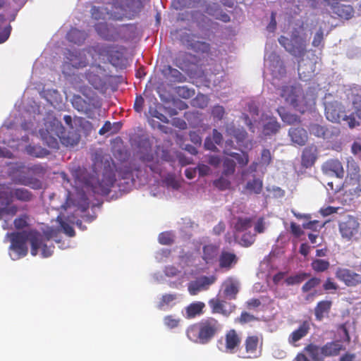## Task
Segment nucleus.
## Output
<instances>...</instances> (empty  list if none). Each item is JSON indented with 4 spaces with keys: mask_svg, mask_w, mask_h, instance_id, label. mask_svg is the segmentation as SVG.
Here are the masks:
<instances>
[{
    "mask_svg": "<svg viewBox=\"0 0 361 361\" xmlns=\"http://www.w3.org/2000/svg\"><path fill=\"white\" fill-rule=\"evenodd\" d=\"M52 121L49 123L48 125H47V128L45 131L43 130H40V134L43 138V140L45 141V142L47 144V145L53 149H58L59 148V142L56 137L52 132H51V125H52Z\"/></svg>",
    "mask_w": 361,
    "mask_h": 361,
    "instance_id": "4be33fe9",
    "label": "nucleus"
},
{
    "mask_svg": "<svg viewBox=\"0 0 361 361\" xmlns=\"http://www.w3.org/2000/svg\"><path fill=\"white\" fill-rule=\"evenodd\" d=\"M180 319L173 315H167L164 318V324L169 329H174L179 325Z\"/></svg>",
    "mask_w": 361,
    "mask_h": 361,
    "instance_id": "3c124183",
    "label": "nucleus"
},
{
    "mask_svg": "<svg viewBox=\"0 0 361 361\" xmlns=\"http://www.w3.org/2000/svg\"><path fill=\"white\" fill-rule=\"evenodd\" d=\"M176 294L163 295L158 305L159 309H163L164 307L169 305L173 301L176 300Z\"/></svg>",
    "mask_w": 361,
    "mask_h": 361,
    "instance_id": "de8ad7c7",
    "label": "nucleus"
},
{
    "mask_svg": "<svg viewBox=\"0 0 361 361\" xmlns=\"http://www.w3.org/2000/svg\"><path fill=\"white\" fill-rule=\"evenodd\" d=\"M227 131L240 141H243L247 136V133L244 129L235 130L233 126L232 128H228Z\"/></svg>",
    "mask_w": 361,
    "mask_h": 361,
    "instance_id": "5fc2aeb1",
    "label": "nucleus"
},
{
    "mask_svg": "<svg viewBox=\"0 0 361 361\" xmlns=\"http://www.w3.org/2000/svg\"><path fill=\"white\" fill-rule=\"evenodd\" d=\"M72 104L73 107L78 111H86L87 110V102L79 95L73 97Z\"/></svg>",
    "mask_w": 361,
    "mask_h": 361,
    "instance_id": "37998d69",
    "label": "nucleus"
},
{
    "mask_svg": "<svg viewBox=\"0 0 361 361\" xmlns=\"http://www.w3.org/2000/svg\"><path fill=\"white\" fill-rule=\"evenodd\" d=\"M288 136L295 145L304 146L308 140L307 130L302 127H291L288 130Z\"/></svg>",
    "mask_w": 361,
    "mask_h": 361,
    "instance_id": "f3484780",
    "label": "nucleus"
},
{
    "mask_svg": "<svg viewBox=\"0 0 361 361\" xmlns=\"http://www.w3.org/2000/svg\"><path fill=\"white\" fill-rule=\"evenodd\" d=\"M104 71L101 66H95L92 67V70H89L85 73V78L88 82L96 89H99L103 86L104 82L101 77L98 75L99 72Z\"/></svg>",
    "mask_w": 361,
    "mask_h": 361,
    "instance_id": "aec40b11",
    "label": "nucleus"
},
{
    "mask_svg": "<svg viewBox=\"0 0 361 361\" xmlns=\"http://www.w3.org/2000/svg\"><path fill=\"white\" fill-rule=\"evenodd\" d=\"M95 51L99 56L106 57L107 60L114 66L121 64L123 53L116 49L114 45L103 44L96 47Z\"/></svg>",
    "mask_w": 361,
    "mask_h": 361,
    "instance_id": "f8f14e48",
    "label": "nucleus"
},
{
    "mask_svg": "<svg viewBox=\"0 0 361 361\" xmlns=\"http://www.w3.org/2000/svg\"><path fill=\"white\" fill-rule=\"evenodd\" d=\"M13 197L14 195L13 190L10 191H0V204L2 206H9L13 202Z\"/></svg>",
    "mask_w": 361,
    "mask_h": 361,
    "instance_id": "79ce46f5",
    "label": "nucleus"
},
{
    "mask_svg": "<svg viewBox=\"0 0 361 361\" xmlns=\"http://www.w3.org/2000/svg\"><path fill=\"white\" fill-rule=\"evenodd\" d=\"M25 151L27 154L37 158H44L49 154L47 149L37 145H29L26 147Z\"/></svg>",
    "mask_w": 361,
    "mask_h": 361,
    "instance_id": "2f4dec72",
    "label": "nucleus"
},
{
    "mask_svg": "<svg viewBox=\"0 0 361 361\" xmlns=\"http://www.w3.org/2000/svg\"><path fill=\"white\" fill-rule=\"evenodd\" d=\"M191 4V0H173L172 1V6L176 10H183L184 8H190Z\"/></svg>",
    "mask_w": 361,
    "mask_h": 361,
    "instance_id": "6e6d98bb",
    "label": "nucleus"
},
{
    "mask_svg": "<svg viewBox=\"0 0 361 361\" xmlns=\"http://www.w3.org/2000/svg\"><path fill=\"white\" fill-rule=\"evenodd\" d=\"M158 240L160 244L169 245L173 243V235L170 232H163L159 235Z\"/></svg>",
    "mask_w": 361,
    "mask_h": 361,
    "instance_id": "603ef678",
    "label": "nucleus"
},
{
    "mask_svg": "<svg viewBox=\"0 0 361 361\" xmlns=\"http://www.w3.org/2000/svg\"><path fill=\"white\" fill-rule=\"evenodd\" d=\"M10 238V250L15 252L14 259L25 257L27 254V242L31 245V255L36 256L42 244V234L36 230L13 232L7 234Z\"/></svg>",
    "mask_w": 361,
    "mask_h": 361,
    "instance_id": "f257e3e1",
    "label": "nucleus"
},
{
    "mask_svg": "<svg viewBox=\"0 0 361 361\" xmlns=\"http://www.w3.org/2000/svg\"><path fill=\"white\" fill-rule=\"evenodd\" d=\"M17 212L18 207L16 205L4 206V207L0 208V219H3L6 215L14 216Z\"/></svg>",
    "mask_w": 361,
    "mask_h": 361,
    "instance_id": "4d7b16f0",
    "label": "nucleus"
},
{
    "mask_svg": "<svg viewBox=\"0 0 361 361\" xmlns=\"http://www.w3.org/2000/svg\"><path fill=\"white\" fill-rule=\"evenodd\" d=\"M310 330V322L307 320L302 322L299 326L288 336V343L292 346L298 347L299 345L298 342L305 338L309 334Z\"/></svg>",
    "mask_w": 361,
    "mask_h": 361,
    "instance_id": "dca6fc26",
    "label": "nucleus"
},
{
    "mask_svg": "<svg viewBox=\"0 0 361 361\" xmlns=\"http://www.w3.org/2000/svg\"><path fill=\"white\" fill-rule=\"evenodd\" d=\"M230 156L233 157L242 166H246L249 162V156L247 152H243L242 154L232 152Z\"/></svg>",
    "mask_w": 361,
    "mask_h": 361,
    "instance_id": "09e8293b",
    "label": "nucleus"
},
{
    "mask_svg": "<svg viewBox=\"0 0 361 361\" xmlns=\"http://www.w3.org/2000/svg\"><path fill=\"white\" fill-rule=\"evenodd\" d=\"M255 240V235L250 233H246L241 237V245L244 247H249L252 245Z\"/></svg>",
    "mask_w": 361,
    "mask_h": 361,
    "instance_id": "bf43d9fd",
    "label": "nucleus"
},
{
    "mask_svg": "<svg viewBox=\"0 0 361 361\" xmlns=\"http://www.w3.org/2000/svg\"><path fill=\"white\" fill-rule=\"evenodd\" d=\"M333 12L341 18L349 20L354 15V8L350 5L340 4L333 10Z\"/></svg>",
    "mask_w": 361,
    "mask_h": 361,
    "instance_id": "cd10ccee",
    "label": "nucleus"
},
{
    "mask_svg": "<svg viewBox=\"0 0 361 361\" xmlns=\"http://www.w3.org/2000/svg\"><path fill=\"white\" fill-rule=\"evenodd\" d=\"M179 96L185 99L190 98L193 96L194 92L188 89L187 87H179L177 90Z\"/></svg>",
    "mask_w": 361,
    "mask_h": 361,
    "instance_id": "69168bd1",
    "label": "nucleus"
},
{
    "mask_svg": "<svg viewBox=\"0 0 361 361\" xmlns=\"http://www.w3.org/2000/svg\"><path fill=\"white\" fill-rule=\"evenodd\" d=\"M279 42L288 52L297 57L304 56L307 51L305 40L296 35L291 39L281 36L279 38Z\"/></svg>",
    "mask_w": 361,
    "mask_h": 361,
    "instance_id": "1a4fd4ad",
    "label": "nucleus"
},
{
    "mask_svg": "<svg viewBox=\"0 0 361 361\" xmlns=\"http://www.w3.org/2000/svg\"><path fill=\"white\" fill-rule=\"evenodd\" d=\"M224 293L226 298L229 299H235L236 295L238 293L237 285L233 281H229L226 283Z\"/></svg>",
    "mask_w": 361,
    "mask_h": 361,
    "instance_id": "ea45409f",
    "label": "nucleus"
},
{
    "mask_svg": "<svg viewBox=\"0 0 361 361\" xmlns=\"http://www.w3.org/2000/svg\"><path fill=\"white\" fill-rule=\"evenodd\" d=\"M240 343V334L234 329L225 333L224 341L223 338L217 341L218 348L222 352L231 354L238 353Z\"/></svg>",
    "mask_w": 361,
    "mask_h": 361,
    "instance_id": "6e6552de",
    "label": "nucleus"
},
{
    "mask_svg": "<svg viewBox=\"0 0 361 361\" xmlns=\"http://www.w3.org/2000/svg\"><path fill=\"white\" fill-rule=\"evenodd\" d=\"M321 282L320 279L317 277H312L302 286V291L303 293H307L312 288L319 285Z\"/></svg>",
    "mask_w": 361,
    "mask_h": 361,
    "instance_id": "49530a36",
    "label": "nucleus"
},
{
    "mask_svg": "<svg viewBox=\"0 0 361 361\" xmlns=\"http://www.w3.org/2000/svg\"><path fill=\"white\" fill-rule=\"evenodd\" d=\"M29 216L26 214H21L18 218L15 219L13 221L14 226L16 229H23L29 225Z\"/></svg>",
    "mask_w": 361,
    "mask_h": 361,
    "instance_id": "c03bdc74",
    "label": "nucleus"
},
{
    "mask_svg": "<svg viewBox=\"0 0 361 361\" xmlns=\"http://www.w3.org/2000/svg\"><path fill=\"white\" fill-rule=\"evenodd\" d=\"M91 15L95 20H100L104 18V13L102 11V8L95 6H92L91 8Z\"/></svg>",
    "mask_w": 361,
    "mask_h": 361,
    "instance_id": "774afa93",
    "label": "nucleus"
},
{
    "mask_svg": "<svg viewBox=\"0 0 361 361\" xmlns=\"http://www.w3.org/2000/svg\"><path fill=\"white\" fill-rule=\"evenodd\" d=\"M280 96L287 104L300 114L310 111L316 104L314 94L308 92L305 93L299 85L282 86Z\"/></svg>",
    "mask_w": 361,
    "mask_h": 361,
    "instance_id": "f03ea898",
    "label": "nucleus"
},
{
    "mask_svg": "<svg viewBox=\"0 0 361 361\" xmlns=\"http://www.w3.org/2000/svg\"><path fill=\"white\" fill-rule=\"evenodd\" d=\"M360 173V169L358 164L353 158H348L347 176L344 185L345 186H352L355 191L361 192V175Z\"/></svg>",
    "mask_w": 361,
    "mask_h": 361,
    "instance_id": "9d476101",
    "label": "nucleus"
},
{
    "mask_svg": "<svg viewBox=\"0 0 361 361\" xmlns=\"http://www.w3.org/2000/svg\"><path fill=\"white\" fill-rule=\"evenodd\" d=\"M272 160L270 150L268 149H264L262 151L260 164L264 166H268Z\"/></svg>",
    "mask_w": 361,
    "mask_h": 361,
    "instance_id": "680f3d73",
    "label": "nucleus"
},
{
    "mask_svg": "<svg viewBox=\"0 0 361 361\" xmlns=\"http://www.w3.org/2000/svg\"><path fill=\"white\" fill-rule=\"evenodd\" d=\"M237 262V256L227 251H222L219 258V267L226 269H230Z\"/></svg>",
    "mask_w": 361,
    "mask_h": 361,
    "instance_id": "5701e85b",
    "label": "nucleus"
},
{
    "mask_svg": "<svg viewBox=\"0 0 361 361\" xmlns=\"http://www.w3.org/2000/svg\"><path fill=\"white\" fill-rule=\"evenodd\" d=\"M44 240H45V238L42 235V244L39 247V249L42 250V255L43 257H50L52 255V253L54 252V246L52 245H47L44 243Z\"/></svg>",
    "mask_w": 361,
    "mask_h": 361,
    "instance_id": "13d9d810",
    "label": "nucleus"
},
{
    "mask_svg": "<svg viewBox=\"0 0 361 361\" xmlns=\"http://www.w3.org/2000/svg\"><path fill=\"white\" fill-rule=\"evenodd\" d=\"M264 338L261 334H248L239 349L238 357L243 360H255L262 355Z\"/></svg>",
    "mask_w": 361,
    "mask_h": 361,
    "instance_id": "39448f33",
    "label": "nucleus"
},
{
    "mask_svg": "<svg viewBox=\"0 0 361 361\" xmlns=\"http://www.w3.org/2000/svg\"><path fill=\"white\" fill-rule=\"evenodd\" d=\"M310 274L305 272H300L295 275L290 276L285 280L286 283L288 286H293L299 284L304 281L307 278L310 277Z\"/></svg>",
    "mask_w": 361,
    "mask_h": 361,
    "instance_id": "e433bc0d",
    "label": "nucleus"
},
{
    "mask_svg": "<svg viewBox=\"0 0 361 361\" xmlns=\"http://www.w3.org/2000/svg\"><path fill=\"white\" fill-rule=\"evenodd\" d=\"M51 132L59 137L61 144L67 147L77 145L80 140V135L75 130L66 133L61 122L57 119L52 120Z\"/></svg>",
    "mask_w": 361,
    "mask_h": 361,
    "instance_id": "0eeeda50",
    "label": "nucleus"
},
{
    "mask_svg": "<svg viewBox=\"0 0 361 361\" xmlns=\"http://www.w3.org/2000/svg\"><path fill=\"white\" fill-rule=\"evenodd\" d=\"M235 171V163L234 160L226 158L223 162V172L222 175L230 176L233 175Z\"/></svg>",
    "mask_w": 361,
    "mask_h": 361,
    "instance_id": "a19ab883",
    "label": "nucleus"
},
{
    "mask_svg": "<svg viewBox=\"0 0 361 361\" xmlns=\"http://www.w3.org/2000/svg\"><path fill=\"white\" fill-rule=\"evenodd\" d=\"M225 110L222 106H214L212 109V115L214 118L221 120L224 116Z\"/></svg>",
    "mask_w": 361,
    "mask_h": 361,
    "instance_id": "e2e57ef3",
    "label": "nucleus"
},
{
    "mask_svg": "<svg viewBox=\"0 0 361 361\" xmlns=\"http://www.w3.org/2000/svg\"><path fill=\"white\" fill-rule=\"evenodd\" d=\"M262 133L265 136L276 135L281 129V124L278 122L276 117L266 116L262 118Z\"/></svg>",
    "mask_w": 361,
    "mask_h": 361,
    "instance_id": "6ab92c4d",
    "label": "nucleus"
},
{
    "mask_svg": "<svg viewBox=\"0 0 361 361\" xmlns=\"http://www.w3.org/2000/svg\"><path fill=\"white\" fill-rule=\"evenodd\" d=\"M319 157V150L317 147L311 144L306 146L301 154V166L302 168L309 169L312 167Z\"/></svg>",
    "mask_w": 361,
    "mask_h": 361,
    "instance_id": "2eb2a0df",
    "label": "nucleus"
},
{
    "mask_svg": "<svg viewBox=\"0 0 361 361\" xmlns=\"http://www.w3.org/2000/svg\"><path fill=\"white\" fill-rule=\"evenodd\" d=\"M338 288L337 283L330 277H328L323 283V289L326 291L336 290Z\"/></svg>",
    "mask_w": 361,
    "mask_h": 361,
    "instance_id": "0e129e2a",
    "label": "nucleus"
},
{
    "mask_svg": "<svg viewBox=\"0 0 361 361\" xmlns=\"http://www.w3.org/2000/svg\"><path fill=\"white\" fill-rule=\"evenodd\" d=\"M336 278L348 288L361 286V274L349 268L338 267L335 272Z\"/></svg>",
    "mask_w": 361,
    "mask_h": 361,
    "instance_id": "9b49d317",
    "label": "nucleus"
},
{
    "mask_svg": "<svg viewBox=\"0 0 361 361\" xmlns=\"http://www.w3.org/2000/svg\"><path fill=\"white\" fill-rule=\"evenodd\" d=\"M14 197L21 202H29L32 199V194L25 188H16L13 190Z\"/></svg>",
    "mask_w": 361,
    "mask_h": 361,
    "instance_id": "58836bf2",
    "label": "nucleus"
},
{
    "mask_svg": "<svg viewBox=\"0 0 361 361\" xmlns=\"http://www.w3.org/2000/svg\"><path fill=\"white\" fill-rule=\"evenodd\" d=\"M257 320V318L256 317L247 312H243L240 316L236 319V322H238L240 324H245Z\"/></svg>",
    "mask_w": 361,
    "mask_h": 361,
    "instance_id": "864d4df0",
    "label": "nucleus"
},
{
    "mask_svg": "<svg viewBox=\"0 0 361 361\" xmlns=\"http://www.w3.org/2000/svg\"><path fill=\"white\" fill-rule=\"evenodd\" d=\"M87 34L85 31L80 30L77 28H71L66 35V39L68 42L75 44H82L86 39Z\"/></svg>",
    "mask_w": 361,
    "mask_h": 361,
    "instance_id": "bb28decb",
    "label": "nucleus"
},
{
    "mask_svg": "<svg viewBox=\"0 0 361 361\" xmlns=\"http://www.w3.org/2000/svg\"><path fill=\"white\" fill-rule=\"evenodd\" d=\"M252 226V219L250 217H238L234 224V229L236 232H243Z\"/></svg>",
    "mask_w": 361,
    "mask_h": 361,
    "instance_id": "473e14b6",
    "label": "nucleus"
},
{
    "mask_svg": "<svg viewBox=\"0 0 361 361\" xmlns=\"http://www.w3.org/2000/svg\"><path fill=\"white\" fill-rule=\"evenodd\" d=\"M332 302L330 300L319 301L314 307V316L317 321H322L331 310Z\"/></svg>",
    "mask_w": 361,
    "mask_h": 361,
    "instance_id": "b1692460",
    "label": "nucleus"
},
{
    "mask_svg": "<svg viewBox=\"0 0 361 361\" xmlns=\"http://www.w3.org/2000/svg\"><path fill=\"white\" fill-rule=\"evenodd\" d=\"M144 104V98L141 95L137 96L133 106L135 111L137 113H140L143 109Z\"/></svg>",
    "mask_w": 361,
    "mask_h": 361,
    "instance_id": "338daca9",
    "label": "nucleus"
},
{
    "mask_svg": "<svg viewBox=\"0 0 361 361\" xmlns=\"http://www.w3.org/2000/svg\"><path fill=\"white\" fill-rule=\"evenodd\" d=\"M169 76L173 82H183L185 81V77L178 70L169 67Z\"/></svg>",
    "mask_w": 361,
    "mask_h": 361,
    "instance_id": "8fccbe9b",
    "label": "nucleus"
},
{
    "mask_svg": "<svg viewBox=\"0 0 361 361\" xmlns=\"http://www.w3.org/2000/svg\"><path fill=\"white\" fill-rule=\"evenodd\" d=\"M67 59L69 60L73 67L75 68H84L87 66V62L85 57H81L78 52L68 51Z\"/></svg>",
    "mask_w": 361,
    "mask_h": 361,
    "instance_id": "c756f323",
    "label": "nucleus"
},
{
    "mask_svg": "<svg viewBox=\"0 0 361 361\" xmlns=\"http://www.w3.org/2000/svg\"><path fill=\"white\" fill-rule=\"evenodd\" d=\"M217 4L213 3L212 4L207 5L206 8V13L210 16H214L216 19L220 20L224 23L230 21V16L223 12L218 13L216 11Z\"/></svg>",
    "mask_w": 361,
    "mask_h": 361,
    "instance_id": "7c9ffc66",
    "label": "nucleus"
},
{
    "mask_svg": "<svg viewBox=\"0 0 361 361\" xmlns=\"http://www.w3.org/2000/svg\"><path fill=\"white\" fill-rule=\"evenodd\" d=\"M213 283V280L209 277L204 276L201 279L200 281L192 282L189 283L188 291L190 295H195L200 291L205 289L207 286L211 285Z\"/></svg>",
    "mask_w": 361,
    "mask_h": 361,
    "instance_id": "a878e982",
    "label": "nucleus"
},
{
    "mask_svg": "<svg viewBox=\"0 0 361 361\" xmlns=\"http://www.w3.org/2000/svg\"><path fill=\"white\" fill-rule=\"evenodd\" d=\"M352 113L350 115H345L343 120L347 122L348 127L351 129L360 126V123L356 118L361 120V94H353L351 99Z\"/></svg>",
    "mask_w": 361,
    "mask_h": 361,
    "instance_id": "ddd939ff",
    "label": "nucleus"
},
{
    "mask_svg": "<svg viewBox=\"0 0 361 361\" xmlns=\"http://www.w3.org/2000/svg\"><path fill=\"white\" fill-rule=\"evenodd\" d=\"M341 103L326 102L325 103V115L328 120L331 122L338 123L340 121Z\"/></svg>",
    "mask_w": 361,
    "mask_h": 361,
    "instance_id": "412c9836",
    "label": "nucleus"
},
{
    "mask_svg": "<svg viewBox=\"0 0 361 361\" xmlns=\"http://www.w3.org/2000/svg\"><path fill=\"white\" fill-rule=\"evenodd\" d=\"M218 247L214 245H207L203 247L202 258L207 263L212 262L217 256Z\"/></svg>",
    "mask_w": 361,
    "mask_h": 361,
    "instance_id": "72a5a7b5",
    "label": "nucleus"
},
{
    "mask_svg": "<svg viewBox=\"0 0 361 361\" xmlns=\"http://www.w3.org/2000/svg\"><path fill=\"white\" fill-rule=\"evenodd\" d=\"M309 131L310 134L317 137L325 139L328 135L329 130L324 126L312 123L309 126Z\"/></svg>",
    "mask_w": 361,
    "mask_h": 361,
    "instance_id": "f704fd0d",
    "label": "nucleus"
},
{
    "mask_svg": "<svg viewBox=\"0 0 361 361\" xmlns=\"http://www.w3.org/2000/svg\"><path fill=\"white\" fill-rule=\"evenodd\" d=\"M214 186L218 188L219 190H226L230 188L231 187V181L221 176L216 180H214L213 182Z\"/></svg>",
    "mask_w": 361,
    "mask_h": 361,
    "instance_id": "a18cd8bd",
    "label": "nucleus"
},
{
    "mask_svg": "<svg viewBox=\"0 0 361 361\" xmlns=\"http://www.w3.org/2000/svg\"><path fill=\"white\" fill-rule=\"evenodd\" d=\"M321 170L323 174L326 176L336 177L340 179H342L345 174L343 164L338 159H327L322 164Z\"/></svg>",
    "mask_w": 361,
    "mask_h": 361,
    "instance_id": "4468645a",
    "label": "nucleus"
},
{
    "mask_svg": "<svg viewBox=\"0 0 361 361\" xmlns=\"http://www.w3.org/2000/svg\"><path fill=\"white\" fill-rule=\"evenodd\" d=\"M338 226L342 239L348 242L358 240L361 224L357 216L346 215L338 222Z\"/></svg>",
    "mask_w": 361,
    "mask_h": 361,
    "instance_id": "423d86ee",
    "label": "nucleus"
},
{
    "mask_svg": "<svg viewBox=\"0 0 361 361\" xmlns=\"http://www.w3.org/2000/svg\"><path fill=\"white\" fill-rule=\"evenodd\" d=\"M84 185L98 195H108L116 181V174L114 169L109 165L105 166L101 178L94 174H84L82 178Z\"/></svg>",
    "mask_w": 361,
    "mask_h": 361,
    "instance_id": "20e7f679",
    "label": "nucleus"
},
{
    "mask_svg": "<svg viewBox=\"0 0 361 361\" xmlns=\"http://www.w3.org/2000/svg\"><path fill=\"white\" fill-rule=\"evenodd\" d=\"M205 304L203 302L197 301L190 303L185 307V317L193 319L203 314V309Z\"/></svg>",
    "mask_w": 361,
    "mask_h": 361,
    "instance_id": "393cba45",
    "label": "nucleus"
},
{
    "mask_svg": "<svg viewBox=\"0 0 361 361\" xmlns=\"http://www.w3.org/2000/svg\"><path fill=\"white\" fill-rule=\"evenodd\" d=\"M263 188V182L259 178H254L252 180H250L245 185V189L250 192L255 194H259Z\"/></svg>",
    "mask_w": 361,
    "mask_h": 361,
    "instance_id": "4c0bfd02",
    "label": "nucleus"
},
{
    "mask_svg": "<svg viewBox=\"0 0 361 361\" xmlns=\"http://www.w3.org/2000/svg\"><path fill=\"white\" fill-rule=\"evenodd\" d=\"M209 305L211 307L212 312L214 314H221L224 316L228 317L235 309V305L229 304V308H226V302L221 301L218 298H212L209 301Z\"/></svg>",
    "mask_w": 361,
    "mask_h": 361,
    "instance_id": "a211bd4d",
    "label": "nucleus"
},
{
    "mask_svg": "<svg viewBox=\"0 0 361 361\" xmlns=\"http://www.w3.org/2000/svg\"><path fill=\"white\" fill-rule=\"evenodd\" d=\"M310 266L317 273L324 272L330 267V262L327 259H314L312 261Z\"/></svg>",
    "mask_w": 361,
    "mask_h": 361,
    "instance_id": "c9c22d12",
    "label": "nucleus"
},
{
    "mask_svg": "<svg viewBox=\"0 0 361 361\" xmlns=\"http://www.w3.org/2000/svg\"><path fill=\"white\" fill-rule=\"evenodd\" d=\"M221 329L222 326L216 319L207 317L190 325L186 329V336L193 343L207 344Z\"/></svg>",
    "mask_w": 361,
    "mask_h": 361,
    "instance_id": "7ed1b4c3",
    "label": "nucleus"
},
{
    "mask_svg": "<svg viewBox=\"0 0 361 361\" xmlns=\"http://www.w3.org/2000/svg\"><path fill=\"white\" fill-rule=\"evenodd\" d=\"M324 42V30L322 27L315 33L312 44L314 47H318Z\"/></svg>",
    "mask_w": 361,
    "mask_h": 361,
    "instance_id": "052dcab7",
    "label": "nucleus"
},
{
    "mask_svg": "<svg viewBox=\"0 0 361 361\" xmlns=\"http://www.w3.org/2000/svg\"><path fill=\"white\" fill-rule=\"evenodd\" d=\"M277 112L279 114L281 120L288 125H293L300 121V117L295 114L287 112L284 107L280 106L277 109Z\"/></svg>",
    "mask_w": 361,
    "mask_h": 361,
    "instance_id": "c85d7f7f",
    "label": "nucleus"
}]
</instances>
